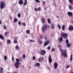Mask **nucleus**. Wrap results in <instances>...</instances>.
Wrapping results in <instances>:
<instances>
[{"mask_svg": "<svg viewBox=\"0 0 73 73\" xmlns=\"http://www.w3.org/2000/svg\"><path fill=\"white\" fill-rule=\"evenodd\" d=\"M60 50L61 53L62 55L64 56V57H67V55L66 53V50H62V49L60 48Z\"/></svg>", "mask_w": 73, "mask_h": 73, "instance_id": "1", "label": "nucleus"}, {"mask_svg": "<svg viewBox=\"0 0 73 73\" xmlns=\"http://www.w3.org/2000/svg\"><path fill=\"white\" fill-rule=\"evenodd\" d=\"M0 3L1 4L0 5V8L1 9H3L5 7V2H3V1H0Z\"/></svg>", "mask_w": 73, "mask_h": 73, "instance_id": "2", "label": "nucleus"}, {"mask_svg": "<svg viewBox=\"0 0 73 73\" xmlns=\"http://www.w3.org/2000/svg\"><path fill=\"white\" fill-rule=\"evenodd\" d=\"M61 36L64 38H67L68 37V34L65 33H62L61 35Z\"/></svg>", "mask_w": 73, "mask_h": 73, "instance_id": "3", "label": "nucleus"}, {"mask_svg": "<svg viewBox=\"0 0 73 73\" xmlns=\"http://www.w3.org/2000/svg\"><path fill=\"white\" fill-rule=\"evenodd\" d=\"M46 28H47V25H45L44 27H43L42 28V32H44L45 31V30Z\"/></svg>", "mask_w": 73, "mask_h": 73, "instance_id": "4", "label": "nucleus"}, {"mask_svg": "<svg viewBox=\"0 0 73 73\" xmlns=\"http://www.w3.org/2000/svg\"><path fill=\"white\" fill-rule=\"evenodd\" d=\"M20 64L18 62H15V66L16 68L17 69H18L19 67H20V66H19V65H20Z\"/></svg>", "mask_w": 73, "mask_h": 73, "instance_id": "5", "label": "nucleus"}, {"mask_svg": "<svg viewBox=\"0 0 73 73\" xmlns=\"http://www.w3.org/2000/svg\"><path fill=\"white\" fill-rule=\"evenodd\" d=\"M48 61L49 63H52V59L51 58V56L50 54L48 57Z\"/></svg>", "mask_w": 73, "mask_h": 73, "instance_id": "6", "label": "nucleus"}, {"mask_svg": "<svg viewBox=\"0 0 73 73\" xmlns=\"http://www.w3.org/2000/svg\"><path fill=\"white\" fill-rule=\"evenodd\" d=\"M40 53L42 55H44L46 53V52L45 50H42L41 51Z\"/></svg>", "mask_w": 73, "mask_h": 73, "instance_id": "7", "label": "nucleus"}, {"mask_svg": "<svg viewBox=\"0 0 73 73\" xmlns=\"http://www.w3.org/2000/svg\"><path fill=\"white\" fill-rule=\"evenodd\" d=\"M57 66H58V64L57 63L55 62L54 64V67L55 69H56L57 68Z\"/></svg>", "mask_w": 73, "mask_h": 73, "instance_id": "8", "label": "nucleus"}, {"mask_svg": "<svg viewBox=\"0 0 73 73\" xmlns=\"http://www.w3.org/2000/svg\"><path fill=\"white\" fill-rule=\"evenodd\" d=\"M41 21L42 23V24H44L45 23V19L44 18H42L41 19Z\"/></svg>", "mask_w": 73, "mask_h": 73, "instance_id": "9", "label": "nucleus"}, {"mask_svg": "<svg viewBox=\"0 0 73 73\" xmlns=\"http://www.w3.org/2000/svg\"><path fill=\"white\" fill-rule=\"evenodd\" d=\"M49 44V41H46L45 42L44 44V46H46L47 45H48Z\"/></svg>", "mask_w": 73, "mask_h": 73, "instance_id": "10", "label": "nucleus"}, {"mask_svg": "<svg viewBox=\"0 0 73 73\" xmlns=\"http://www.w3.org/2000/svg\"><path fill=\"white\" fill-rule=\"evenodd\" d=\"M68 29L69 30V31H72V30H73V27L72 26H70Z\"/></svg>", "mask_w": 73, "mask_h": 73, "instance_id": "11", "label": "nucleus"}, {"mask_svg": "<svg viewBox=\"0 0 73 73\" xmlns=\"http://www.w3.org/2000/svg\"><path fill=\"white\" fill-rule=\"evenodd\" d=\"M19 3L20 5H22L23 4V0H19Z\"/></svg>", "mask_w": 73, "mask_h": 73, "instance_id": "12", "label": "nucleus"}, {"mask_svg": "<svg viewBox=\"0 0 73 73\" xmlns=\"http://www.w3.org/2000/svg\"><path fill=\"white\" fill-rule=\"evenodd\" d=\"M51 25L52 29H54V24L53 23H52L51 24Z\"/></svg>", "mask_w": 73, "mask_h": 73, "instance_id": "13", "label": "nucleus"}, {"mask_svg": "<svg viewBox=\"0 0 73 73\" xmlns=\"http://www.w3.org/2000/svg\"><path fill=\"white\" fill-rule=\"evenodd\" d=\"M16 62H17L19 64H20V62H19L20 61V59L19 58H16Z\"/></svg>", "mask_w": 73, "mask_h": 73, "instance_id": "14", "label": "nucleus"}, {"mask_svg": "<svg viewBox=\"0 0 73 73\" xmlns=\"http://www.w3.org/2000/svg\"><path fill=\"white\" fill-rule=\"evenodd\" d=\"M68 15L70 16H73V13L72 12H68Z\"/></svg>", "mask_w": 73, "mask_h": 73, "instance_id": "15", "label": "nucleus"}, {"mask_svg": "<svg viewBox=\"0 0 73 73\" xmlns=\"http://www.w3.org/2000/svg\"><path fill=\"white\" fill-rule=\"evenodd\" d=\"M27 4V0H25L24 2L23 5H26Z\"/></svg>", "mask_w": 73, "mask_h": 73, "instance_id": "16", "label": "nucleus"}, {"mask_svg": "<svg viewBox=\"0 0 73 73\" xmlns=\"http://www.w3.org/2000/svg\"><path fill=\"white\" fill-rule=\"evenodd\" d=\"M69 8L70 10H73V7L71 5H69Z\"/></svg>", "mask_w": 73, "mask_h": 73, "instance_id": "17", "label": "nucleus"}, {"mask_svg": "<svg viewBox=\"0 0 73 73\" xmlns=\"http://www.w3.org/2000/svg\"><path fill=\"white\" fill-rule=\"evenodd\" d=\"M40 65V64L39 63H36V64L35 65V66H39Z\"/></svg>", "mask_w": 73, "mask_h": 73, "instance_id": "18", "label": "nucleus"}, {"mask_svg": "<svg viewBox=\"0 0 73 73\" xmlns=\"http://www.w3.org/2000/svg\"><path fill=\"white\" fill-rule=\"evenodd\" d=\"M11 42V40H7V44H10Z\"/></svg>", "mask_w": 73, "mask_h": 73, "instance_id": "19", "label": "nucleus"}, {"mask_svg": "<svg viewBox=\"0 0 73 73\" xmlns=\"http://www.w3.org/2000/svg\"><path fill=\"white\" fill-rule=\"evenodd\" d=\"M72 59H73V55L71 54L70 56V61H72Z\"/></svg>", "mask_w": 73, "mask_h": 73, "instance_id": "20", "label": "nucleus"}, {"mask_svg": "<svg viewBox=\"0 0 73 73\" xmlns=\"http://www.w3.org/2000/svg\"><path fill=\"white\" fill-rule=\"evenodd\" d=\"M3 69L2 67H0V71L1 73H3Z\"/></svg>", "mask_w": 73, "mask_h": 73, "instance_id": "21", "label": "nucleus"}, {"mask_svg": "<svg viewBox=\"0 0 73 73\" xmlns=\"http://www.w3.org/2000/svg\"><path fill=\"white\" fill-rule=\"evenodd\" d=\"M0 38L1 39L3 40L4 39V37H3V36L1 35H0Z\"/></svg>", "mask_w": 73, "mask_h": 73, "instance_id": "22", "label": "nucleus"}, {"mask_svg": "<svg viewBox=\"0 0 73 73\" xmlns=\"http://www.w3.org/2000/svg\"><path fill=\"white\" fill-rule=\"evenodd\" d=\"M17 21V19L16 18H15L14 19V23H16Z\"/></svg>", "mask_w": 73, "mask_h": 73, "instance_id": "23", "label": "nucleus"}, {"mask_svg": "<svg viewBox=\"0 0 73 73\" xmlns=\"http://www.w3.org/2000/svg\"><path fill=\"white\" fill-rule=\"evenodd\" d=\"M38 42L40 44V45H41L42 44V41L40 40H39L38 41Z\"/></svg>", "mask_w": 73, "mask_h": 73, "instance_id": "24", "label": "nucleus"}, {"mask_svg": "<svg viewBox=\"0 0 73 73\" xmlns=\"http://www.w3.org/2000/svg\"><path fill=\"white\" fill-rule=\"evenodd\" d=\"M71 46V45H70V44L68 43L67 44V47H70Z\"/></svg>", "mask_w": 73, "mask_h": 73, "instance_id": "25", "label": "nucleus"}, {"mask_svg": "<svg viewBox=\"0 0 73 73\" xmlns=\"http://www.w3.org/2000/svg\"><path fill=\"white\" fill-rule=\"evenodd\" d=\"M47 21L49 24H50V19L49 18L48 19Z\"/></svg>", "mask_w": 73, "mask_h": 73, "instance_id": "26", "label": "nucleus"}, {"mask_svg": "<svg viewBox=\"0 0 73 73\" xmlns=\"http://www.w3.org/2000/svg\"><path fill=\"white\" fill-rule=\"evenodd\" d=\"M19 46L17 45L16 47H15V49H17V50H19Z\"/></svg>", "mask_w": 73, "mask_h": 73, "instance_id": "27", "label": "nucleus"}, {"mask_svg": "<svg viewBox=\"0 0 73 73\" xmlns=\"http://www.w3.org/2000/svg\"><path fill=\"white\" fill-rule=\"evenodd\" d=\"M66 44H69V40H68V39H66Z\"/></svg>", "mask_w": 73, "mask_h": 73, "instance_id": "28", "label": "nucleus"}, {"mask_svg": "<svg viewBox=\"0 0 73 73\" xmlns=\"http://www.w3.org/2000/svg\"><path fill=\"white\" fill-rule=\"evenodd\" d=\"M63 40V38H62V37H60L59 38V41H60V42L62 41Z\"/></svg>", "mask_w": 73, "mask_h": 73, "instance_id": "29", "label": "nucleus"}, {"mask_svg": "<svg viewBox=\"0 0 73 73\" xmlns=\"http://www.w3.org/2000/svg\"><path fill=\"white\" fill-rule=\"evenodd\" d=\"M41 10V7H39L38 8V11H40Z\"/></svg>", "mask_w": 73, "mask_h": 73, "instance_id": "30", "label": "nucleus"}, {"mask_svg": "<svg viewBox=\"0 0 73 73\" xmlns=\"http://www.w3.org/2000/svg\"><path fill=\"white\" fill-rule=\"evenodd\" d=\"M18 17H21V14L20 13H19L18 14Z\"/></svg>", "mask_w": 73, "mask_h": 73, "instance_id": "31", "label": "nucleus"}, {"mask_svg": "<svg viewBox=\"0 0 73 73\" xmlns=\"http://www.w3.org/2000/svg\"><path fill=\"white\" fill-rule=\"evenodd\" d=\"M42 61V60H41V58H39L38 59V61H39V62H41Z\"/></svg>", "mask_w": 73, "mask_h": 73, "instance_id": "32", "label": "nucleus"}, {"mask_svg": "<svg viewBox=\"0 0 73 73\" xmlns=\"http://www.w3.org/2000/svg\"><path fill=\"white\" fill-rule=\"evenodd\" d=\"M14 42L15 43V44H16L17 42V40H16L15 39H14Z\"/></svg>", "mask_w": 73, "mask_h": 73, "instance_id": "33", "label": "nucleus"}, {"mask_svg": "<svg viewBox=\"0 0 73 73\" xmlns=\"http://www.w3.org/2000/svg\"><path fill=\"white\" fill-rule=\"evenodd\" d=\"M57 26L58 28L59 29L61 28V26H60V25L59 24H58Z\"/></svg>", "mask_w": 73, "mask_h": 73, "instance_id": "34", "label": "nucleus"}, {"mask_svg": "<svg viewBox=\"0 0 73 73\" xmlns=\"http://www.w3.org/2000/svg\"><path fill=\"white\" fill-rule=\"evenodd\" d=\"M65 29V26L63 25L62 27V30L63 31H64Z\"/></svg>", "mask_w": 73, "mask_h": 73, "instance_id": "35", "label": "nucleus"}, {"mask_svg": "<svg viewBox=\"0 0 73 73\" xmlns=\"http://www.w3.org/2000/svg\"><path fill=\"white\" fill-rule=\"evenodd\" d=\"M44 39L45 40H47L48 39V36H45L44 37Z\"/></svg>", "mask_w": 73, "mask_h": 73, "instance_id": "36", "label": "nucleus"}, {"mask_svg": "<svg viewBox=\"0 0 73 73\" xmlns=\"http://www.w3.org/2000/svg\"><path fill=\"white\" fill-rule=\"evenodd\" d=\"M34 10L35 12H37L38 11V9H37L36 8H35Z\"/></svg>", "mask_w": 73, "mask_h": 73, "instance_id": "37", "label": "nucleus"}, {"mask_svg": "<svg viewBox=\"0 0 73 73\" xmlns=\"http://www.w3.org/2000/svg\"><path fill=\"white\" fill-rule=\"evenodd\" d=\"M4 58L5 60H7V57L6 56H4Z\"/></svg>", "mask_w": 73, "mask_h": 73, "instance_id": "38", "label": "nucleus"}, {"mask_svg": "<svg viewBox=\"0 0 73 73\" xmlns=\"http://www.w3.org/2000/svg\"><path fill=\"white\" fill-rule=\"evenodd\" d=\"M69 2L70 4H72L73 3V0H69Z\"/></svg>", "mask_w": 73, "mask_h": 73, "instance_id": "39", "label": "nucleus"}, {"mask_svg": "<svg viewBox=\"0 0 73 73\" xmlns=\"http://www.w3.org/2000/svg\"><path fill=\"white\" fill-rule=\"evenodd\" d=\"M35 1H36V2H37V3H39L40 2V1H39V0H35Z\"/></svg>", "mask_w": 73, "mask_h": 73, "instance_id": "40", "label": "nucleus"}, {"mask_svg": "<svg viewBox=\"0 0 73 73\" xmlns=\"http://www.w3.org/2000/svg\"><path fill=\"white\" fill-rule=\"evenodd\" d=\"M42 35H40V39H42V38L43 37H42Z\"/></svg>", "mask_w": 73, "mask_h": 73, "instance_id": "41", "label": "nucleus"}, {"mask_svg": "<svg viewBox=\"0 0 73 73\" xmlns=\"http://www.w3.org/2000/svg\"><path fill=\"white\" fill-rule=\"evenodd\" d=\"M47 49L48 50H50V46H49L47 47Z\"/></svg>", "mask_w": 73, "mask_h": 73, "instance_id": "42", "label": "nucleus"}, {"mask_svg": "<svg viewBox=\"0 0 73 73\" xmlns=\"http://www.w3.org/2000/svg\"><path fill=\"white\" fill-rule=\"evenodd\" d=\"M55 49H54V48H53L52 49V50H51V52H54V51Z\"/></svg>", "mask_w": 73, "mask_h": 73, "instance_id": "43", "label": "nucleus"}, {"mask_svg": "<svg viewBox=\"0 0 73 73\" xmlns=\"http://www.w3.org/2000/svg\"><path fill=\"white\" fill-rule=\"evenodd\" d=\"M26 33H30V31H29V30H27L26 31Z\"/></svg>", "mask_w": 73, "mask_h": 73, "instance_id": "44", "label": "nucleus"}, {"mask_svg": "<svg viewBox=\"0 0 73 73\" xmlns=\"http://www.w3.org/2000/svg\"><path fill=\"white\" fill-rule=\"evenodd\" d=\"M3 28L4 29H7V27L5 26H4L3 27Z\"/></svg>", "mask_w": 73, "mask_h": 73, "instance_id": "45", "label": "nucleus"}, {"mask_svg": "<svg viewBox=\"0 0 73 73\" xmlns=\"http://www.w3.org/2000/svg\"><path fill=\"white\" fill-rule=\"evenodd\" d=\"M22 25H23L24 26H25L26 24L25 23H22Z\"/></svg>", "mask_w": 73, "mask_h": 73, "instance_id": "46", "label": "nucleus"}, {"mask_svg": "<svg viewBox=\"0 0 73 73\" xmlns=\"http://www.w3.org/2000/svg\"><path fill=\"white\" fill-rule=\"evenodd\" d=\"M23 58H25V54H23Z\"/></svg>", "mask_w": 73, "mask_h": 73, "instance_id": "47", "label": "nucleus"}, {"mask_svg": "<svg viewBox=\"0 0 73 73\" xmlns=\"http://www.w3.org/2000/svg\"><path fill=\"white\" fill-rule=\"evenodd\" d=\"M33 60H35L36 59V57L35 56H33Z\"/></svg>", "mask_w": 73, "mask_h": 73, "instance_id": "48", "label": "nucleus"}, {"mask_svg": "<svg viewBox=\"0 0 73 73\" xmlns=\"http://www.w3.org/2000/svg\"><path fill=\"white\" fill-rule=\"evenodd\" d=\"M43 3V5H45V1H43L42 2Z\"/></svg>", "mask_w": 73, "mask_h": 73, "instance_id": "49", "label": "nucleus"}, {"mask_svg": "<svg viewBox=\"0 0 73 73\" xmlns=\"http://www.w3.org/2000/svg\"><path fill=\"white\" fill-rule=\"evenodd\" d=\"M69 67H70V66L69 65V66H66V68H69Z\"/></svg>", "mask_w": 73, "mask_h": 73, "instance_id": "50", "label": "nucleus"}, {"mask_svg": "<svg viewBox=\"0 0 73 73\" xmlns=\"http://www.w3.org/2000/svg\"><path fill=\"white\" fill-rule=\"evenodd\" d=\"M12 60L13 61H14V57H13V56L12 57Z\"/></svg>", "mask_w": 73, "mask_h": 73, "instance_id": "51", "label": "nucleus"}, {"mask_svg": "<svg viewBox=\"0 0 73 73\" xmlns=\"http://www.w3.org/2000/svg\"><path fill=\"white\" fill-rule=\"evenodd\" d=\"M41 60H44V57L42 56L41 58Z\"/></svg>", "mask_w": 73, "mask_h": 73, "instance_id": "52", "label": "nucleus"}, {"mask_svg": "<svg viewBox=\"0 0 73 73\" xmlns=\"http://www.w3.org/2000/svg\"><path fill=\"white\" fill-rule=\"evenodd\" d=\"M5 35H6V36H7V35H8V33H7V32H6L5 33Z\"/></svg>", "mask_w": 73, "mask_h": 73, "instance_id": "53", "label": "nucleus"}, {"mask_svg": "<svg viewBox=\"0 0 73 73\" xmlns=\"http://www.w3.org/2000/svg\"><path fill=\"white\" fill-rule=\"evenodd\" d=\"M30 41L31 42H34V40H30Z\"/></svg>", "mask_w": 73, "mask_h": 73, "instance_id": "54", "label": "nucleus"}, {"mask_svg": "<svg viewBox=\"0 0 73 73\" xmlns=\"http://www.w3.org/2000/svg\"><path fill=\"white\" fill-rule=\"evenodd\" d=\"M18 24H19V25H20V24H21V22H20V21L19 22Z\"/></svg>", "mask_w": 73, "mask_h": 73, "instance_id": "55", "label": "nucleus"}, {"mask_svg": "<svg viewBox=\"0 0 73 73\" xmlns=\"http://www.w3.org/2000/svg\"><path fill=\"white\" fill-rule=\"evenodd\" d=\"M58 47H59V48H61L62 46H61V45H60L59 46H58Z\"/></svg>", "mask_w": 73, "mask_h": 73, "instance_id": "56", "label": "nucleus"}, {"mask_svg": "<svg viewBox=\"0 0 73 73\" xmlns=\"http://www.w3.org/2000/svg\"><path fill=\"white\" fill-rule=\"evenodd\" d=\"M56 17L58 18V19H59V17H58V16H57Z\"/></svg>", "mask_w": 73, "mask_h": 73, "instance_id": "57", "label": "nucleus"}, {"mask_svg": "<svg viewBox=\"0 0 73 73\" xmlns=\"http://www.w3.org/2000/svg\"><path fill=\"white\" fill-rule=\"evenodd\" d=\"M2 44V43H1V42L0 41V45H1Z\"/></svg>", "mask_w": 73, "mask_h": 73, "instance_id": "58", "label": "nucleus"}, {"mask_svg": "<svg viewBox=\"0 0 73 73\" xmlns=\"http://www.w3.org/2000/svg\"><path fill=\"white\" fill-rule=\"evenodd\" d=\"M44 9V10H46V8L45 7Z\"/></svg>", "mask_w": 73, "mask_h": 73, "instance_id": "59", "label": "nucleus"}, {"mask_svg": "<svg viewBox=\"0 0 73 73\" xmlns=\"http://www.w3.org/2000/svg\"><path fill=\"white\" fill-rule=\"evenodd\" d=\"M54 6H55V7H56V4H54Z\"/></svg>", "mask_w": 73, "mask_h": 73, "instance_id": "60", "label": "nucleus"}, {"mask_svg": "<svg viewBox=\"0 0 73 73\" xmlns=\"http://www.w3.org/2000/svg\"><path fill=\"white\" fill-rule=\"evenodd\" d=\"M1 24V21H0V24Z\"/></svg>", "mask_w": 73, "mask_h": 73, "instance_id": "61", "label": "nucleus"}, {"mask_svg": "<svg viewBox=\"0 0 73 73\" xmlns=\"http://www.w3.org/2000/svg\"><path fill=\"white\" fill-rule=\"evenodd\" d=\"M48 27H49V25H48Z\"/></svg>", "mask_w": 73, "mask_h": 73, "instance_id": "62", "label": "nucleus"}, {"mask_svg": "<svg viewBox=\"0 0 73 73\" xmlns=\"http://www.w3.org/2000/svg\"><path fill=\"white\" fill-rule=\"evenodd\" d=\"M15 73H17V72H15Z\"/></svg>", "mask_w": 73, "mask_h": 73, "instance_id": "63", "label": "nucleus"}, {"mask_svg": "<svg viewBox=\"0 0 73 73\" xmlns=\"http://www.w3.org/2000/svg\"><path fill=\"white\" fill-rule=\"evenodd\" d=\"M71 73H73V72H72Z\"/></svg>", "mask_w": 73, "mask_h": 73, "instance_id": "64", "label": "nucleus"}]
</instances>
